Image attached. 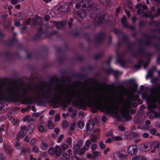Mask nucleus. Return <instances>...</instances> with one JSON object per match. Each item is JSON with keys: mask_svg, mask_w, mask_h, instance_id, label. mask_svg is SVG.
<instances>
[{"mask_svg": "<svg viewBox=\"0 0 160 160\" xmlns=\"http://www.w3.org/2000/svg\"><path fill=\"white\" fill-rule=\"evenodd\" d=\"M27 94L42 98V88H22L15 85L7 86L3 83H0V100Z\"/></svg>", "mask_w": 160, "mask_h": 160, "instance_id": "1", "label": "nucleus"}, {"mask_svg": "<svg viewBox=\"0 0 160 160\" xmlns=\"http://www.w3.org/2000/svg\"><path fill=\"white\" fill-rule=\"evenodd\" d=\"M159 143L157 141L147 142L140 145L138 146V148L142 152L148 151L151 150V152L153 153L155 150L159 147Z\"/></svg>", "mask_w": 160, "mask_h": 160, "instance_id": "2", "label": "nucleus"}, {"mask_svg": "<svg viewBox=\"0 0 160 160\" xmlns=\"http://www.w3.org/2000/svg\"><path fill=\"white\" fill-rule=\"evenodd\" d=\"M131 106V103L128 100L125 102L122 108L121 114L123 118L126 120H130L131 119V116L129 113Z\"/></svg>", "mask_w": 160, "mask_h": 160, "instance_id": "3", "label": "nucleus"}, {"mask_svg": "<svg viewBox=\"0 0 160 160\" xmlns=\"http://www.w3.org/2000/svg\"><path fill=\"white\" fill-rule=\"evenodd\" d=\"M70 10V7L68 4L60 6L58 9V12H65Z\"/></svg>", "mask_w": 160, "mask_h": 160, "instance_id": "4", "label": "nucleus"}, {"mask_svg": "<svg viewBox=\"0 0 160 160\" xmlns=\"http://www.w3.org/2000/svg\"><path fill=\"white\" fill-rule=\"evenodd\" d=\"M123 151H121L118 153H116L114 155V158H116L117 160H121V159L123 158H126L127 155L124 153Z\"/></svg>", "mask_w": 160, "mask_h": 160, "instance_id": "5", "label": "nucleus"}, {"mask_svg": "<svg viewBox=\"0 0 160 160\" xmlns=\"http://www.w3.org/2000/svg\"><path fill=\"white\" fill-rule=\"evenodd\" d=\"M127 149L128 153L130 155L134 154L137 150V147L135 146L129 147Z\"/></svg>", "mask_w": 160, "mask_h": 160, "instance_id": "6", "label": "nucleus"}, {"mask_svg": "<svg viewBox=\"0 0 160 160\" xmlns=\"http://www.w3.org/2000/svg\"><path fill=\"white\" fill-rule=\"evenodd\" d=\"M124 134L125 138L128 139L132 138V136L138 137L139 136L138 134L132 132H126Z\"/></svg>", "mask_w": 160, "mask_h": 160, "instance_id": "7", "label": "nucleus"}, {"mask_svg": "<svg viewBox=\"0 0 160 160\" xmlns=\"http://www.w3.org/2000/svg\"><path fill=\"white\" fill-rule=\"evenodd\" d=\"M91 144V142L90 140H88L87 141L83 147L84 150L83 151L82 149L81 150H80V152H82V153H84L85 152V150H87L88 149Z\"/></svg>", "mask_w": 160, "mask_h": 160, "instance_id": "8", "label": "nucleus"}, {"mask_svg": "<svg viewBox=\"0 0 160 160\" xmlns=\"http://www.w3.org/2000/svg\"><path fill=\"white\" fill-rule=\"evenodd\" d=\"M35 128V126L33 124H30L27 127V134H30L33 131Z\"/></svg>", "mask_w": 160, "mask_h": 160, "instance_id": "9", "label": "nucleus"}, {"mask_svg": "<svg viewBox=\"0 0 160 160\" xmlns=\"http://www.w3.org/2000/svg\"><path fill=\"white\" fill-rule=\"evenodd\" d=\"M85 2L84 0H82L80 2V3L77 4L76 5V8H80L81 6L83 7H86L87 6L86 4H83Z\"/></svg>", "mask_w": 160, "mask_h": 160, "instance_id": "10", "label": "nucleus"}, {"mask_svg": "<svg viewBox=\"0 0 160 160\" xmlns=\"http://www.w3.org/2000/svg\"><path fill=\"white\" fill-rule=\"evenodd\" d=\"M61 149L59 147H56L55 148V153L56 155L57 156L60 155L61 152Z\"/></svg>", "mask_w": 160, "mask_h": 160, "instance_id": "11", "label": "nucleus"}, {"mask_svg": "<svg viewBox=\"0 0 160 160\" xmlns=\"http://www.w3.org/2000/svg\"><path fill=\"white\" fill-rule=\"evenodd\" d=\"M42 19L39 17H36L34 18L32 20V23L33 25H35L37 23V21H42Z\"/></svg>", "mask_w": 160, "mask_h": 160, "instance_id": "12", "label": "nucleus"}, {"mask_svg": "<svg viewBox=\"0 0 160 160\" xmlns=\"http://www.w3.org/2000/svg\"><path fill=\"white\" fill-rule=\"evenodd\" d=\"M126 18L125 16H123L122 18L121 21L122 24L125 27L128 26V24L126 22Z\"/></svg>", "mask_w": 160, "mask_h": 160, "instance_id": "13", "label": "nucleus"}, {"mask_svg": "<svg viewBox=\"0 0 160 160\" xmlns=\"http://www.w3.org/2000/svg\"><path fill=\"white\" fill-rule=\"evenodd\" d=\"M41 147L43 150H46L48 149V146L46 142H43L41 143Z\"/></svg>", "mask_w": 160, "mask_h": 160, "instance_id": "14", "label": "nucleus"}, {"mask_svg": "<svg viewBox=\"0 0 160 160\" xmlns=\"http://www.w3.org/2000/svg\"><path fill=\"white\" fill-rule=\"evenodd\" d=\"M132 160H147L144 158L140 156H136L132 158Z\"/></svg>", "mask_w": 160, "mask_h": 160, "instance_id": "15", "label": "nucleus"}, {"mask_svg": "<svg viewBox=\"0 0 160 160\" xmlns=\"http://www.w3.org/2000/svg\"><path fill=\"white\" fill-rule=\"evenodd\" d=\"M24 133L23 131H20L19 133L17 135V139H18L19 138H22L24 136Z\"/></svg>", "mask_w": 160, "mask_h": 160, "instance_id": "16", "label": "nucleus"}, {"mask_svg": "<svg viewBox=\"0 0 160 160\" xmlns=\"http://www.w3.org/2000/svg\"><path fill=\"white\" fill-rule=\"evenodd\" d=\"M136 7L140 8L142 7L143 9L146 10L147 8V6L145 4L142 5L141 3H139L135 6Z\"/></svg>", "mask_w": 160, "mask_h": 160, "instance_id": "17", "label": "nucleus"}, {"mask_svg": "<svg viewBox=\"0 0 160 160\" xmlns=\"http://www.w3.org/2000/svg\"><path fill=\"white\" fill-rule=\"evenodd\" d=\"M73 149L75 151L78 150L81 147L80 144H76L73 146Z\"/></svg>", "mask_w": 160, "mask_h": 160, "instance_id": "18", "label": "nucleus"}, {"mask_svg": "<svg viewBox=\"0 0 160 160\" xmlns=\"http://www.w3.org/2000/svg\"><path fill=\"white\" fill-rule=\"evenodd\" d=\"M48 127L49 129H52L54 128V125L51 121H48Z\"/></svg>", "mask_w": 160, "mask_h": 160, "instance_id": "19", "label": "nucleus"}, {"mask_svg": "<svg viewBox=\"0 0 160 160\" xmlns=\"http://www.w3.org/2000/svg\"><path fill=\"white\" fill-rule=\"evenodd\" d=\"M93 157L94 158H95L99 155V152L97 151H92Z\"/></svg>", "mask_w": 160, "mask_h": 160, "instance_id": "20", "label": "nucleus"}, {"mask_svg": "<svg viewBox=\"0 0 160 160\" xmlns=\"http://www.w3.org/2000/svg\"><path fill=\"white\" fill-rule=\"evenodd\" d=\"M113 141H120L122 140V137L120 136H116L112 137Z\"/></svg>", "mask_w": 160, "mask_h": 160, "instance_id": "21", "label": "nucleus"}, {"mask_svg": "<svg viewBox=\"0 0 160 160\" xmlns=\"http://www.w3.org/2000/svg\"><path fill=\"white\" fill-rule=\"evenodd\" d=\"M78 14V16L81 18H84L86 15V13L84 12H79Z\"/></svg>", "mask_w": 160, "mask_h": 160, "instance_id": "22", "label": "nucleus"}, {"mask_svg": "<svg viewBox=\"0 0 160 160\" xmlns=\"http://www.w3.org/2000/svg\"><path fill=\"white\" fill-rule=\"evenodd\" d=\"M5 148L8 153L9 154H11L12 151V149L9 146L5 147Z\"/></svg>", "mask_w": 160, "mask_h": 160, "instance_id": "23", "label": "nucleus"}, {"mask_svg": "<svg viewBox=\"0 0 160 160\" xmlns=\"http://www.w3.org/2000/svg\"><path fill=\"white\" fill-rule=\"evenodd\" d=\"M60 119V114L59 113H57L55 116L54 121L55 122H58Z\"/></svg>", "mask_w": 160, "mask_h": 160, "instance_id": "24", "label": "nucleus"}, {"mask_svg": "<svg viewBox=\"0 0 160 160\" xmlns=\"http://www.w3.org/2000/svg\"><path fill=\"white\" fill-rule=\"evenodd\" d=\"M32 151L35 153H38L39 152V150L37 146H35L32 148Z\"/></svg>", "mask_w": 160, "mask_h": 160, "instance_id": "25", "label": "nucleus"}, {"mask_svg": "<svg viewBox=\"0 0 160 160\" xmlns=\"http://www.w3.org/2000/svg\"><path fill=\"white\" fill-rule=\"evenodd\" d=\"M87 4H88V7H87V9L88 10H90L91 9H93L94 7V5L93 3H88Z\"/></svg>", "mask_w": 160, "mask_h": 160, "instance_id": "26", "label": "nucleus"}, {"mask_svg": "<svg viewBox=\"0 0 160 160\" xmlns=\"http://www.w3.org/2000/svg\"><path fill=\"white\" fill-rule=\"evenodd\" d=\"M33 100V97H31L26 98V100L27 103L30 104Z\"/></svg>", "mask_w": 160, "mask_h": 160, "instance_id": "27", "label": "nucleus"}, {"mask_svg": "<svg viewBox=\"0 0 160 160\" xmlns=\"http://www.w3.org/2000/svg\"><path fill=\"white\" fill-rule=\"evenodd\" d=\"M97 148L98 146L95 144H93L91 145V149L92 151H94V150L96 149Z\"/></svg>", "mask_w": 160, "mask_h": 160, "instance_id": "28", "label": "nucleus"}, {"mask_svg": "<svg viewBox=\"0 0 160 160\" xmlns=\"http://www.w3.org/2000/svg\"><path fill=\"white\" fill-rule=\"evenodd\" d=\"M78 125L79 127V128L82 129L84 127V124L81 121H79L78 123Z\"/></svg>", "mask_w": 160, "mask_h": 160, "instance_id": "29", "label": "nucleus"}, {"mask_svg": "<svg viewBox=\"0 0 160 160\" xmlns=\"http://www.w3.org/2000/svg\"><path fill=\"white\" fill-rule=\"evenodd\" d=\"M38 129L39 132H43L45 131L44 128L43 126H40L38 127Z\"/></svg>", "mask_w": 160, "mask_h": 160, "instance_id": "30", "label": "nucleus"}, {"mask_svg": "<svg viewBox=\"0 0 160 160\" xmlns=\"http://www.w3.org/2000/svg\"><path fill=\"white\" fill-rule=\"evenodd\" d=\"M49 153L51 155H53L55 153V150L53 148H50L48 150Z\"/></svg>", "mask_w": 160, "mask_h": 160, "instance_id": "31", "label": "nucleus"}, {"mask_svg": "<svg viewBox=\"0 0 160 160\" xmlns=\"http://www.w3.org/2000/svg\"><path fill=\"white\" fill-rule=\"evenodd\" d=\"M99 145L100 148L101 149H103L105 147V145L103 143L102 141H101L99 142Z\"/></svg>", "mask_w": 160, "mask_h": 160, "instance_id": "32", "label": "nucleus"}, {"mask_svg": "<svg viewBox=\"0 0 160 160\" xmlns=\"http://www.w3.org/2000/svg\"><path fill=\"white\" fill-rule=\"evenodd\" d=\"M62 148L63 151H65L68 148V146L66 144L62 145Z\"/></svg>", "mask_w": 160, "mask_h": 160, "instance_id": "33", "label": "nucleus"}, {"mask_svg": "<svg viewBox=\"0 0 160 160\" xmlns=\"http://www.w3.org/2000/svg\"><path fill=\"white\" fill-rule=\"evenodd\" d=\"M112 142H113L112 137V138H108L105 141L106 143H110Z\"/></svg>", "mask_w": 160, "mask_h": 160, "instance_id": "34", "label": "nucleus"}, {"mask_svg": "<svg viewBox=\"0 0 160 160\" xmlns=\"http://www.w3.org/2000/svg\"><path fill=\"white\" fill-rule=\"evenodd\" d=\"M20 131H23L24 132L26 131L27 133V127L24 126H23L20 127Z\"/></svg>", "mask_w": 160, "mask_h": 160, "instance_id": "35", "label": "nucleus"}, {"mask_svg": "<svg viewBox=\"0 0 160 160\" xmlns=\"http://www.w3.org/2000/svg\"><path fill=\"white\" fill-rule=\"evenodd\" d=\"M110 151V149L109 148H107L104 150L103 153L105 155H106Z\"/></svg>", "mask_w": 160, "mask_h": 160, "instance_id": "36", "label": "nucleus"}, {"mask_svg": "<svg viewBox=\"0 0 160 160\" xmlns=\"http://www.w3.org/2000/svg\"><path fill=\"white\" fill-rule=\"evenodd\" d=\"M63 156L64 158L68 160L69 159V156L66 153H64L63 155Z\"/></svg>", "mask_w": 160, "mask_h": 160, "instance_id": "37", "label": "nucleus"}, {"mask_svg": "<svg viewBox=\"0 0 160 160\" xmlns=\"http://www.w3.org/2000/svg\"><path fill=\"white\" fill-rule=\"evenodd\" d=\"M37 142V140L36 139L33 138L30 141V143L32 145H34Z\"/></svg>", "mask_w": 160, "mask_h": 160, "instance_id": "38", "label": "nucleus"}, {"mask_svg": "<svg viewBox=\"0 0 160 160\" xmlns=\"http://www.w3.org/2000/svg\"><path fill=\"white\" fill-rule=\"evenodd\" d=\"M67 125L68 124L66 121H64L62 122V126L63 128H66L67 127Z\"/></svg>", "mask_w": 160, "mask_h": 160, "instance_id": "39", "label": "nucleus"}, {"mask_svg": "<svg viewBox=\"0 0 160 160\" xmlns=\"http://www.w3.org/2000/svg\"><path fill=\"white\" fill-rule=\"evenodd\" d=\"M143 12V11L142 9L139 8L137 11V13L138 14H141Z\"/></svg>", "mask_w": 160, "mask_h": 160, "instance_id": "40", "label": "nucleus"}, {"mask_svg": "<svg viewBox=\"0 0 160 160\" xmlns=\"http://www.w3.org/2000/svg\"><path fill=\"white\" fill-rule=\"evenodd\" d=\"M63 136L62 135H60L58 138V142H60L62 140V138H63Z\"/></svg>", "mask_w": 160, "mask_h": 160, "instance_id": "41", "label": "nucleus"}, {"mask_svg": "<svg viewBox=\"0 0 160 160\" xmlns=\"http://www.w3.org/2000/svg\"><path fill=\"white\" fill-rule=\"evenodd\" d=\"M150 132L153 134H155L157 132V131L155 128H152L150 130Z\"/></svg>", "mask_w": 160, "mask_h": 160, "instance_id": "42", "label": "nucleus"}, {"mask_svg": "<svg viewBox=\"0 0 160 160\" xmlns=\"http://www.w3.org/2000/svg\"><path fill=\"white\" fill-rule=\"evenodd\" d=\"M20 143L18 141H17L16 142L15 144V147L18 149H20L19 148Z\"/></svg>", "mask_w": 160, "mask_h": 160, "instance_id": "43", "label": "nucleus"}, {"mask_svg": "<svg viewBox=\"0 0 160 160\" xmlns=\"http://www.w3.org/2000/svg\"><path fill=\"white\" fill-rule=\"evenodd\" d=\"M18 2L19 1L18 0H11V3L13 4H15L18 3Z\"/></svg>", "mask_w": 160, "mask_h": 160, "instance_id": "44", "label": "nucleus"}, {"mask_svg": "<svg viewBox=\"0 0 160 160\" xmlns=\"http://www.w3.org/2000/svg\"><path fill=\"white\" fill-rule=\"evenodd\" d=\"M44 19L46 21H47L49 20L50 19V16L48 15H47L45 16L44 17Z\"/></svg>", "mask_w": 160, "mask_h": 160, "instance_id": "45", "label": "nucleus"}, {"mask_svg": "<svg viewBox=\"0 0 160 160\" xmlns=\"http://www.w3.org/2000/svg\"><path fill=\"white\" fill-rule=\"evenodd\" d=\"M100 2L103 5L105 4L107 2V0H99Z\"/></svg>", "mask_w": 160, "mask_h": 160, "instance_id": "46", "label": "nucleus"}, {"mask_svg": "<svg viewBox=\"0 0 160 160\" xmlns=\"http://www.w3.org/2000/svg\"><path fill=\"white\" fill-rule=\"evenodd\" d=\"M107 119L106 117L105 116H103L102 117V120L104 122H105L107 121Z\"/></svg>", "mask_w": 160, "mask_h": 160, "instance_id": "47", "label": "nucleus"}, {"mask_svg": "<svg viewBox=\"0 0 160 160\" xmlns=\"http://www.w3.org/2000/svg\"><path fill=\"white\" fill-rule=\"evenodd\" d=\"M29 117V116H26L24 118H23V121L24 122L27 121L28 120Z\"/></svg>", "mask_w": 160, "mask_h": 160, "instance_id": "48", "label": "nucleus"}, {"mask_svg": "<svg viewBox=\"0 0 160 160\" xmlns=\"http://www.w3.org/2000/svg\"><path fill=\"white\" fill-rule=\"evenodd\" d=\"M125 12L127 15L128 16V17H130V14L129 11H127L126 9H125Z\"/></svg>", "mask_w": 160, "mask_h": 160, "instance_id": "49", "label": "nucleus"}, {"mask_svg": "<svg viewBox=\"0 0 160 160\" xmlns=\"http://www.w3.org/2000/svg\"><path fill=\"white\" fill-rule=\"evenodd\" d=\"M142 136L144 138H147L148 137L149 135L147 133H144L142 134Z\"/></svg>", "mask_w": 160, "mask_h": 160, "instance_id": "50", "label": "nucleus"}, {"mask_svg": "<svg viewBox=\"0 0 160 160\" xmlns=\"http://www.w3.org/2000/svg\"><path fill=\"white\" fill-rule=\"evenodd\" d=\"M112 132L111 131L108 132L106 134V136L107 137L111 136L112 135Z\"/></svg>", "mask_w": 160, "mask_h": 160, "instance_id": "51", "label": "nucleus"}, {"mask_svg": "<svg viewBox=\"0 0 160 160\" xmlns=\"http://www.w3.org/2000/svg\"><path fill=\"white\" fill-rule=\"evenodd\" d=\"M22 152L25 153L27 152V149L26 148H23L22 149Z\"/></svg>", "mask_w": 160, "mask_h": 160, "instance_id": "52", "label": "nucleus"}, {"mask_svg": "<svg viewBox=\"0 0 160 160\" xmlns=\"http://www.w3.org/2000/svg\"><path fill=\"white\" fill-rule=\"evenodd\" d=\"M96 138L95 137H94L91 138L90 141L91 142L92 141V142H94L96 140Z\"/></svg>", "mask_w": 160, "mask_h": 160, "instance_id": "53", "label": "nucleus"}, {"mask_svg": "<svg viewBox=\"0 0 160 160\" xmlns=\"http://www.w3.org/2000/svg\"><path fill=\"white\" fill-rule=\"evenodd\" d=\"M0 160H5V157L2 155H0Z\"/></svg>", "mask_w": 160, "mask_h": 160, "instance_id": "54", "label": "nucleus"}, {"mask_svg": "<svg viewBox=\"0 0 160 160\" xmlns=\"http://www.w3.org/2000/svg\"><path fill=\"white\" fill-rule=\"evenodd\" d=\"M54 131L56 134H58L59 131V130L58 128H55L54 129Z\"/></svg>", "mask_w": 160, "mask_h": 160, "instance_id": "55", "label": "nucleus"}, {"mask_svg": "<svg viewBox=\"0 0 160 160\" xmlns=\"http://www.w3.org/2000/svg\"><path fill=\"white\" fill-rule=\"evenodd\" d=\"M30 160H36V158H33L32 155H30Z\"/></svg>", "mask_w": 160, "mask_h": 160, "instance_id": "56", "label": "nucleus"}, {"mask_svg": "<svg viewBox=\"0 0 160 160\" xmlns=\"http://www.w3.org/2000/svg\"><path fill=\"white\" fill-rule=\"evenodd\" d=\"M119 129L121 131H123L124 130V127L122 126H119Z\"/></svg>", "mask_w": 160, "mask_h": 160, "instance_id": "57", "label": "nucleus"}, {"mask_svg": "<svg viewBox=\"0 0 160 160\" xmlns=\"http://www.w3.org/2000/svg\"><path fill=\"white\" fill-rule=\"evenodd\" d=\"M14 23L15 25L17 26H18L20 25V22H19L15 21Z\"/></svg>", "mask_w": 160, "mask_h": 160, "instance_id": "58", "label": "nucleus"}, {"mask_svg": "<svg viewBox=\"0 0 160 160\" xmlns=\"http://www.w3.org/2000/svg\"><path fill=\"white\" fill-rule=\"evenodd\" d=\"M24 140L26 142H28L29 141V138L28 137H26L24 139Z\"/></svg>", "mask_w": 160, "mask_h": 160, "instance_id": "59", "label": "nucleus"}, {"mask_svg": "<svg viewBox=\"0 0 160 160\" xmlns=\"http://www.w3.org/2000/svg\"><path fill=\"white\" fill-rule=\"evenodd\" d=\"M83 115V113L82 112H80L79 113V116L80 118H82Z\"/></svg>", "mask_w": 160, "mask_h": 160, "instance_id": "60", "label": "nucleus"}, {"mask_svg": "<svg viewBox=\"0 0 160 160\" xmlns=\"http://www.w3.org/2000/svg\"><path fill=\"white\" fill-rule=\"evenodd\" d=\"M67 142L68 144H70L71 143V139L70 138H69L67 141Z\"/></svg>", "mask_w": 160, "mask_h": 160, "instance_id": "61", "label": "nucleus"}, {"mask_svg": "<svg viewBox=\"0 0 160 160\" xmlns=\"http://www.w3.org/2000/svg\"><path fill=\"white\" fill-rule=\"evenodd\" d=\"M137 19V18L136 17L134 16L132 18V20L133 22H135Z\"/></svg>", "mask_w": 160, "mask_h": 160, "instance_id": "62", "label": "nucleus"}, {"mask_svg": "<svg viewBox=\"0 0 160 160\" xmlns=\"http://www.w3.org/2000/svg\"><path fill=\"white\" fill-rule=\"evenodd\" d=\"M73 109L72 107H69L68 108V110L70 112H72L73 111Z\"/></svg>", "mask_w": 160, "mask_h": 160, "instance_id": "63", "label": "nucleus"}, {"mask_svg": "<svg viewBox=\"0 0 160 160\" xmlns=\"http://www.w3.org/2000/svg\"><path fill=\"white\" fill-rule=\"evenodd\" d=\"M157 12L158 13V15H157L156 16L159 15L160 14V8H158L157 10Z\"/></svg>", "mask_w": 160, "mask_h": 160, "instance_id": "64", "label": "nucleus"}]
</instances>
